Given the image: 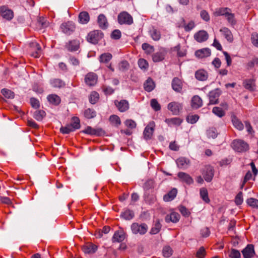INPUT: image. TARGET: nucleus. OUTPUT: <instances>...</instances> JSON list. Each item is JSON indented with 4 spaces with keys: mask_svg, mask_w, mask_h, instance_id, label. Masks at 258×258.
Returning <instances> with one entry per match:
<instances>
[{
    "mask_svg": "<svg viewBox=\"0 0 258 258\" xmlns=\"http://www.w3.org/2000/svg\"><path fill=\"white\" fill-rule=\"evenodd\" d=\"M231 146L234 150L238 152L246 151L249 148V146L247 143L241 140L233 141Z\"/></svg>",
    "mask_w": 258,
    "mask_h": 258,
    "instance_id": "1",
    "label": "nucleus"
},
{
    "mask_svg": "<svg viewBox=\"0 0 258 258\" xmlns=\"http://www.w3.org/2000/svg\"><path fill=\"white\" fill-rule=\"evenodd\" d=\"M103 37V33L100 30L90 32L87 36V40L92 44H97Z\"/></svg>",
    "mask_w": 258,
    "mask_h": 258,
    "instance_id": "2",
    "label": "nucleus"
},
{
    "mask_svg": "<svg viewBox=\"0 0 258 258\" xmlns=\"http://www.w3.org/2000/svg\"><path fill=\"white\" fill-rule=\"evenodd\" d=\"M131 229L133 233L143 235L146 233L148 230V226L143 223L139 224L138 223H134L131 225Z\"/></svg>",
    "mask_w": 258,
    "mask_h": 258,
    "instance_id": "3",
    "label": "nucleus"
},
{
    "mask_svg": "<svg viewBox=\"0 0 258 258\" xmlns=\"http://www.w3.org/2000/svg\"><path fill=\"white\" fill-rule=\"evenodd\" d=\"M117 19L118 23L121 25H131L133 23V17L126 12L120 13L118 15Z\"/></svg>",
    "mask_w": 258,
    "mask_h": 258,
    "instance_id": "4",
    "label": "nucleus"
},
{
    "mask_svg": "<svg viewBox=\"0 0 258 258\" xmlns=\"http://www.w3.org/2000/svg\"><path fill=\"white\" fill-rule=\"evenodd\" d=\"M221 94L219 89H215L209 93V104H216L219 102V97Z\"/></svg>",
    "mask_w": 258,
    "mask_h": 258,
    "instance_id": "5",
    "label": "nucleus"
},
{
    "mask_svg": "<svg viewBox=\"0 0 258 258\" xmlns=\"http://www.w3.org/2000/svg\"><path fill=\"white\" fill-rule=\"evenodd\" d=\"M29 47L31 56L36 58L40 57L41 48L38 43L36 42H32L29 43Z\"/></svg>",
    "mask_w": 258,
    "mask_h": 258,
    "instance_id": "6",
    "label": "nucleus"
},
{
    "mask_svg": "<svg viewBox=\"0 0 258 258\" xmlns=\"http://www.w3.org/2000/svg\"><path fill=\"white\" fill-rule=\"evenodd\" d=\"M155 126V124L154 121H150L147 125L144 131V137L145 140H150L153 135Z\"/></svg>",
    "mask_w": 258,
    "mask_h": 258,
    "instance_id": "7",
    "label": "nucleus"
},
{
    "mask_svg": "<svg viewBox=\"0 0 258 258\" xmlns=\"http://www.w3.org/2000/svg\"><path fill=\"white\" fill-rule=\"evenodd\" d=\"M83 132L87 134L96 136H101L105 134L104 131L101 128H94L89 126H87Z\"/></svg>",
    "mask_w": 258,
    "mask_h": 258,
    "instance_id": "8",
    "label": "nucleus"
},
{
    "mask_svg": "<svg viewBox=\"0 0 258 258\" xmlns=\"http://www.w3.org/2000/svg\"><path fill=\"white\" fill-rule=\"evenodd\" d=\"M60 28L64 33L70 35L75 31V25L72 22L69 21L62 23L60 26Z\"/></svg>",
    "mask_w": 258,
    "mask_h": 258,
    "instance_id": "9",
    "label": "nucleus"
},
{
    "mask_svg": "<svg viewBox=\"0 0 258 258\" xmlns=\"http://www.w3.org/2000/svg\"><path fill=\"white\" fill-rule=\"evenodd\" d=\"M203 177L207 182H210L212 181L214 175V171L212 167L210 166H207L205 167L203 173Z\"/></svg>",
    "mask_w": 258,
    "mask_h": 258,
    "instance_id": "10",
    "label": "nucleus"
},
{
    "mask_svg": "<svg viewBox=\"0 0 258 258\" xmlns=\"http://www.w3.org/2000/svg\"><path fill=\"white\" fill-rule=\"evenodd\" d=\"M241 252L244 258L252 257L255 254L253 245L248 244Z\"/></svg>",
    "mask_w": 258,
    "mask_h": 258,
    "instance_id": "11",
    "label": "nucleus"
},
{
    "mask_svg": "<svg viewBox=\"0 0 258 258\" xmlns=\"http://www.w3.org/2000/svg\"><path fill=\"white\" fill-rule=\"evenodd\" d=\"M182 108V104L177 102H172L168 105V110L174 115L178 114Z\"/></svg>",
    "mask_w": 258,
    "mask_h": 258,
    "instance_id": "12",
    "label": "nucleus"
},
{
    "mask_svg": "<svg viewBox=\"0 0 258 258\" xmlns=\"http://www.w3.org/2000/svg\"><path fill=\"white\" fill-rule=\"evenodd\" d=\"M97 81V76L94 73H88L85 78V82L86 84L89 86H92L95 85Z\"/></svg>",
    "mask_w": 258,
    "mask_h": 258,
    "instance_id": "13",
    "label": "nucleus"
},
{
    "mask_svg": "<svg viewBox=\"0 0 258 258\" xmlns=\"http://www.w3.org/2000/svg\"><path fill=\"white\" fill-rule=\"evenodd\" d=\"M1 13L3 18L9 21L12 20L14 17L13 12L6 6L1 7Z\"/></svg>",
    "mask_w": 258,
    "mask_h": 258,
    "instance_id": "14",
    "label": "nucleus"
},
{
    "mask_svg": "<svg viewBox=\"0 0 258 258\" xmlns=\"http://www.w3.org/2000/svg\"><path fill=\"white\" fill-rule=\"evenodd\" d=\"M209 35L207 32L204 30L199 31L194 35L195 39L199 42H202L206 41Z\"/></svg>",
    "mask_w": 258,
    "mask_h": 258,
    "instance_id": "15",
    "label": "nucleus"
},
{
    "mask_svg": "<svg viewBox=\"0 0 258 258\" xmlns=\"http://www.w3.org/2000/svg\"><path fill=\"white\" fill-rule=\"evenodd\" d=\"M114 103L120 112H124L129 108L128 102L125 100H121L120 101L116 100Z\"/></svg>",
    "mask_w": 258,
    "mask_h": 258,
    "instance_id": "16",
    "label": "nucleus"
},
{
    "mask_svg": "<svg viewBox=\"0 0 258 258\" xmlns=\"http://www.w3.org/2000/svg\"><path fill=\"white\" fill-rule=\"evenodd\" d=\"M172 88L177 92H180L182 88V82L180 79L175 77L172 81Z\"/></svg>",
    "mask_w": 258,
    "mask_h": 258,
    "instance_id": "17",
    "label": "nucleus"
},
{
    "mask_svg": "<svg viewBox=\"0 0 258 258\" xmlns=\"http://www.w3.org/2000/svg\"><path fill=\"white\" fill-rule=\"evenodd\" d=\"M178 178L183 182H185L187 184H190L194 182L192 178L188 174L180 172L178 173Z\"/></svg>",
    "mask_w": 258,
    "mask_h": 258,
    "instance_id": "18",
    "label": "nucleus"
},
{
    "mask_svg": "<svg viewBox=\"0 0 258 258\" xmlns=\"http://www.w3.org/2000/svg\"><path fill=\"white\" fill-rule=\"evenodd\" d=\"M97 23L99 27L102 29H106L108 27V24L106 17L103 14H100L97 19Z\"/></svg>",
    "mask_w": 258,
    "mask_h": 258,
    "instance_id": "19",
    "label": "nucleus"
},
{
    "mask_svg": "<svg viewBox=\"0 0 258 258\" xmlns=\"http://www.w3.org/2000/svg\"><path fill=\"white\" fill-rule=\"evenodd\" d=\"M196 56L200 58L207 57L211 55V50L208 48L198 50L195 52Z\"/></svg>",
    "mask_w": 258,
    "mask_h": 258,
    "instance_id": "20",
    "label": "nucleus"
},
{
    "mask_svg": "<svg viewBox=\"0 0 258 258\" xmlns=\"http://www.w3.org/2000/svg\"><path fill=\"white\" fill-rule=\"evenodd\" d=\"M125 238L124 232L120 230L116 231L112 237V241L120 242L124 240Z\"/></svg>",
    "mask_w": 258,
    "mask_h": 258,
    "instance_id": "21",
    "label": "nucleus"
},
{
    "mask_svg": "<svg viewBox=\"0 0 258 258\" xmlns=\"http://www.w3.org/2000/svg\"><path fill=\"white\" fill-rule=\"evenodd\" d=\"M180 215L176 212L171 213L170 214L167 215L165 217V221L167 223L170 222L173 223L177 222L180 219Z\"/></svg>",
    "mask_w": 258,
    "mask_h": 258,
    "instance_id": "22",
    "label": "nucleus"
},
{
    "mask_svg": "<svg viewBox=\"0 0 258 258\" xmlns=\"http://www.w3.org/2000/svg\"><path fill=\"white\" fill-rule=\"evenodd\" d=\"M79 41L73 40L69 41L66 45V48L71 51L77 50L79 48Z\"/></svg>",
    "mask_w": 258,
    "mask_h": 258,
    "instance_id": "23",
    "label": "nucleus"
},
{
    "mask_svg": "<svg viewBox=\"0 0 258 258\" xmlns=\"http://www.w3.org/2000/svg\"><path fill=\"white\" fill-rule=\"evenodd\" d=\"M243 86L246 89L252 91L255 88V80L252 79H246L243 82Z\"/></svg>",
    "mask_w": 258,
    "mask_h": 258,
    "instance_id": "24",
    "label": "nucleus"
},
{
    "mask_svg": "<svg viewBox=\"0 0 258 258\" xmlns=\"http://www.w3.org/2000/svg\"><path fill=\"white\" fill-rule=\"evenodd\" d=\"M195 77L199 81H205L208 78V74L204 70H199L196 72Z\"/></svg>",
    "mask_w": 258,
    "mask_h": 258,
    "instance_id": "25",
    "label": "nucleus"
},
{
    "mask_svg": "<svg viewBox=\"0 0 258 258\" xmlns=\"http://www.w3.org/2000/svg\"><path fill=\"white\" fill-rule=\"evenodd\" d=\"M189 163V160L184 157L179 158L176 160L177 166L180 168L184 169L187 168Z\"/></svg>",
    "mask_w": 258,
    "mask_h": 258,
    "instance_id": "26",
    "label": "nucleus"
},
{
    "mask_svg": "<svg viewBox=\"0 0 258 258\" xmlns=\"http://www.w3.org/2000/svg\"><path fill=\"white\" fill-rule=\"evenodd\" d=\"M97 247L92 243H88L82 246V250L86 253H93L97 250Z\"/></svg>",
    "mask_w": 258,
    "mask_h": 258,
    "instance_id": "27",
    "label": "nucleus"
},
{
    "mask_svg": "<svg viewBox=\"0 0 258 258\" xmlns=\"http://www.w3.org/2000/svg\"><path fill=\"white\" fill-rule=\"evenodd\" d=\"M203 105L202 99L198 95L194 96L191 99V106L193 108L197 109Z\"/></svg>",
    "mask_w": 258,
    "mask_h": 258,
    "instance_id": "28",
    "label": "nucleus"
},
{
    "mask_svg": "<svg viewBox=\"0 0 258 258\" xmlns=\"http://www.w3.org/2000/svg\"><path fill=\"white\" fill-rule=\"evenodd\" d=\"M90 20V16L88 12L84 11L80 13L79 15V22L83 24H86Z\"/></svg>",
    "mask_w": 258,
    "mask_h": 258,
    "instance_id": "29",
    "label": "nucleus"
},
{
    "mask_svg": "<svg viewBox=\"0 0 258 258\" xmlns=\"http://www.w3.org/2000/svg\"><path fill=\"white\" fill-rule=\"evenodd\" d=\"M220 31L224 36L227 41L230 42L233 41V35L231 31L229 29L226 27H223L220 30Z\"/></svg>",
    "mask_w": 258,
    "mask_h": 258,
    "instance_id": "30",
    "label": "nucleus"
},
{
    "mask_svg": "<svg viewBox=\"0 0 258 258\" xmlns=\"http://www.w3.org/2000/svg\"><path fill=\"white\" fill-rule=\"evenodd\" d=\"M232 124L239 131H241L244 128V125L242 122L234 115L231 116Z\"/></svg>",
    "mask_w": 258,
    "mask_h": 258,
    "instance_id": "31",
    "label": "nucleus"
},
{
    "mask_svg": "<svg viewBox=\"0 0 258 258\" xmlns=\"http://www.w3.org/2000/svg\"><path fill=\"white\" fill-rule=\"evenodd\" d=\"M177 193L176 188H173L167 194H166L163 197V200L165 202H169L173 200L176 196Z\"/></svg>",
    "mask_w": 258,
    "mask_h": 258,
    "instance_id": "32",
    "label": "nucleus"
},
{
    "mask_svg": "<svg viewBox=\"0 0 258 258\" xmlns=\"http://www.w3.org/2000/svg\"><path fill=\"white\" fill-rule=\"evenodd\" d=\"M165 122L169 126L177 125L179 126L182 122V120L178 117H173L171 118H167Z\"/></svg>",
    "mask_w": 258,
    "mask_h": 258,
    "instance_id": "33",
    "label": "nucleus"
},
{
    "mask_svg": "<svg viewBox=\"0 0 258 258\" xmlns=\"http://www.w3.org/2000/svg\"><path fill=\"white\" fill-rule=\"evenodd\" d=\"M144 87L146 91L151 92L155 88V84L152 79L149 78L144 84Z\"/></svg>",
    "mask_w": 258,
    "mask_h": 258,
    "instance_id": "34",
    "label": "nucleus"
},
{
    "mask_svg": "<svg viewBox=\"0 0 258 258\" xmlns=\"http://www.w3.org/2000/svg\"><path fill=\"white\" fill-rule=\"evenodd\" d=\"M47 99L50 103L55 105H58L60 102V97L55 94L48 95L47 96Z\"/></svg>",
    "mask_w": 258,
    "mask_h": 258,
    "instance_id": "35",
    "label": "nucleus"
},
{
    "mask_svg": "<svg viewBox=\"0 0 258 258\" xmlns=\"http://www.w3.org/2000/svg\"><path fill=\"white\" fill-rule=\"evenodd\" d=\"M231 10L228 8H221L217 9L214 13L215 16H226L227 14L230 12Z\"/></svg>",
    "mask_w": 258,
    "mask_h": 258,
    "instance_id": "36",
    "label": "nucleus"
},
{
    "mask_svg": "<svg viewBox=\"0 0 258 258\" xmlns=\"http://www.w3.org/2000/svg\"><path fill=\"white\" fill-rule=\"evenodd\" d=\"M69 125L74 129V131L80 128V121L78 117H73L72 118L71 122Z\"/></svg>",
    "mask_w": 258,
    "mask_h": 258,
    "instance_id": "37",
    "label": "nucleus"
},
{
    "mask_svg": "<svg viewBox=\"0 0 258 258\" xmlns=\"http://www.w3.org/2000/svg\"><path fill=\"white\" fill-rule=\"evenodd\" d=\"M150 35L155 41L159 40L161 38V33L159 30L153 28L150 31Z\"/></svg>",
    "mask_w": 258,
    "mask_h": 258,
    "instance_id": "38",
    "label": "nucleus"
},
{
    "mask_svg": "<svg viewBox=\"0 0 258 258\" xmlns=\"http://www.w3.org/2000/svg\"><path fill=\"white\" fill-rule=\"evenodd\" d=\"M109 121L113 125L116 127L121 124L120 118L116 115H111L109 117Z\"/></svg>",
    "mask_w": 258,
    "mask_h": 258,
    "instance_id": "39",
    "label": "nucleus"
},
{
    "mask_svg": "<svg viewBox=\"0 0 258 258\" xmlns=\"http://www.w3.org/2000/svg\"><path fill=\"white\" fill-rule=\"evenodd\" d=\"M51 84L55 88H62L65 86L64 82L59 79H54L51 80Z\"/></svg>",
    "mask_w": 258,
    "mask_h": 258,
    "instance_id": "40",
    "label": "nucleus"
},
{
    "mask_svg": "<svg viewBox=\"0 0 258 258\" xmlns=\"http://www.w3.org/2000/svg\"><path fill=\"white\" fill-rule=\"evenodd\" d=\"M121 216L125 220H130L133 218L134 217V213L133 211L130 210H126L124 212H122Z\"/></svg>",
    "mask_w": 258,
    "mask_h": 258,
    "instance_id": "41",
    "label": "nucleus"
},
{
    "mask_svg": "<svg viewBox=\"0 0 258 258\" xmlns=\"http://www.w3.org/2000/svg\"><path fill=\"white\" fill-rule=\"evenodd\" d=\"M46 113L42 110H36L34 112L33 117L38 121H41L45 116Z\"/></svg>",
    "mask_w": 258,
    "mask_h": 258,
    "instance_id": "42",
    "label": "nucleus"
},
{
    "mask_svg": "<svg viewBox=\"0 0 258 258\" xmlns=\"http://www.w3.org/2000/svg\"><path fill=\"white\" fill-rule=\"evenodd\" d=\"M200 196L206 203H208L210 202L208 190L206 188L203 187L200 189Z\"/></svg>",
    "mask_w": 258,
    "mask_h": 258,
    "instance_id": "43",
    "label": "nucleus"
},
{
    "mask_svg": "<svg viewBox=\"0 0 258 258\" xmlns=\"http://www.w3.org/2000/svg\"><path fill=\"white\" fill-rule=\"evenodd\" d=\"M165 54L163 52H158L154 53L152 56L153 60L154 62H159L164 58Z\"/></svg>",
    "mask_w": 258,
    "mask_h": 258,
    "instance_id": "44",
    "label": "nucleus"
},
{
    "mask_svg": "<svg viewBox=\"0 0 258 258\" xmlns=\"http://www.w3.org/2000/svg\"><path fill=\"white\" fill-rule=\"evenodd\" d=\"M161 228V224H160L159 220H157L153 227L151 228L150 230V233L151 234H156L158 233Z\"/></svg>",
    "mask_w": 258,
    "mask_h": 258,
    "instance_id": "45",
    "label": "nucleus"
},
{
    "mask_svg": "<svg viewBox=\"0 0 258 258\" xmlns=\"http://www.w3.org/2000/svg\"><path fill=\"white\" fill-rule=\"evenodd\" d=\"M96 115L95 111L93 109L88 108L84 111V116L88 119L95 117Z\"/></svg>",
    "mask_w": 258,
    "mask_h": 258,
    "instance_id": "46",
    "label": "nucleus"
},
{
    "mask_svg": "<svg viewBox=\"0 0 258 258\" xmlns=\"http://www.w3.org/2000/svg\"><path fill=\"white\" fill-rule=\"evenodd\" d=\"M212 112L219 117H222L225 115L224 110L219 107H214L212 109Z\"/></svg>",
    "mask_w": 258,
    "mask_h": 258,
    "instance_id": "47",
    "label": "nucleus"
},
{
    "mask_svg": "<svg viewBox=\"0 0 258 258\" xmlns=\"http://www.w3.org/2000/svg\"><path fill=\"white\" fill-rule=\"evenodd\" d=\"M99 94L96 92H91L89 97V101L91 104H95L99 99Z\"/></svg>",
    "mask_w": 258,
    "mask_h": 258,
    "instance_id": "48",
    "label": "nucleus"
},
{
    "mask_svg": "<svg viewBox=\"0 0 258 258\" xmlns=\"http://www.w3.org/2000/svg\"><path fill=\"white\" fill-rule=\"evenodd\" d=\"M2 94L8 99H12L14 97V93L12 91L7 89H3L1 90Z\"/></svg>",
    "mask_w": 258,
    "mask_h": 258,
    "instance_id": "49",
    "label": "nucleus"
},
{
    "mask_svg": "<svg viewBox=\"0 0 258 258\" xmlns=\"http://www.w3.org/2000/svg\"><path fill=\"white\" fill-rule=\"evenodd\" d=\"M112 58V55L109 53L102 54L100 56V61L102 62L106 63Z\"/></svg>",
    "mask_w": 258,
    "mask_h": 258,
    "instance_id": "50",
    "label": "nucleus"
},
{
    "mask_svg": "<svg viewBox=\"0 0 258 258\" xmlns=\"http://www.w3.org/2000/svg\"><path fill=\"white\" fill-rule=\"evenodd\" d=\"M217 134L218 133L215 128H210L207 131V135L209 138H212L213 139H215L217 137Z\"/></svg>",
    "mask_w": 258,
    "mask_h": 258,
    "instance_id": "51",
    "label": "nucleus"
},
{
    "mask_svg": "<svg viewBox=\"0 0 258 258\" xmlns=\"http://www.w3.org/2000/svg\"><path fill=\"white\" fill-rule=\"evenodd\" d=\"M182 21L184 22V24L182 27H184V30L186 32L191 31L195 26V23L192 21H190L187 24L185 23L184 19H182Z\"/></svg>",
    "mask_w": 258,
    "mask_h": 258,
    "instance_id": "52",
    "label": "nucleus"
},
{
    "mask_svg": "<svg viewBox=\"0 0 258 258\" xmlns=\"http://www.w3.org/2000/svg\"><path fill=\"white\" fill-rule=\"evenodd\" d=\"M172 248L169 246H165L162 251L164 256L166 257H170L172 254Z\"/></svg>",
    "mask_w": 258,
    "mask_h": 258,
    "instance_id": "53",
    "label": "nucleus"
},
{
    "mask_svg": "<svg viewBox=\"0 0 258 258\" xmlns=\"http://www.w3.org/2000/svg\"><path fill=\"white\" fill-rule=\"evenodd\" d=\"M75 131L74 129L69 125L67 124L65 126H62L60 128V132L63 134H68L71 132Z\"/></svg>",
    "mask_w": 258,
    "mask_h": 258,
    "instance_id": "54",
    "label": "nucleus"
},
{
    "mask_svg": "<svg viewBox=\"0 0 258 258\" xmlns=\"http://www.w3.org/2000/svg\"><path fill=\"white\" fill-rule=\"evenodd\" d=\"M247 204L254 208H258V200L254 198H249L247 200Z\"/></svg>",
    "mask_w": 258,
    "mask_h": 258,
    "instance_id": "55",
    "label": "nucleus"
},
{
    "mask_svg": "<svg viewBox=\"0 0 258 258\" xmlns=\"http://www.w3.org/2000/svg\"><path fill=\"white\" fill-rule=\"evenodd\" d=\"M199 119V116L198 115H189L186 117V120L188 122L194 124L196 123Z\"/></svg>",
    "mask_w": 258,
    "mask_h": 258,
    "instance_id": "56",
    "label": "nucleus"
},
{
    "mask_svg": "<svg viewBox=\"0 0 258 258\" xmlns=\"http://www.w3.org/2000/svg\"><path fill=\"white\" fill-rule=\"evenodd\" d=\"M142 47L143 49L146 51L148 53H151L154 51L153 46L148 43H144L142 45Z\"/></svg>",
    "mask_w": 258,
    "mask_h": 258,
    "instance_id": "57",
    "label": "nucleus"
},
{
    "mask_svg": "<svg viewBox=\"0 0 258 258\" xmlns=\"http://www.w3.org/2000/svg\"><path fill=\"white\" fill-rule=\"evenodd\" d=\"M37 22L42 28H45L49 25V22L43 17H39Z\"/></svg>",
    "mask_w": 258,
    "mask_h": 258,
    "instance_id": "58",
    "label": "nucleus"
},
{
    "mask_svg": "<svg viewBox=\"0 0 258 258\" xmlns=\"http://www.w3.org/2000/svg\"><path fill=\"white\" fill-rule=\"evenodd\" d=\"M151 106L155 111H159L161 109V106L157 100L155 99H152L151 100Z\"/></svg>",
    "mask_w": 258,
    "mask_h": 258,
    "instance_id": "59",
    "label": "nucleus"
},
{
    "mask_svg": "<svg viewBox=\"0 0 258 258\" xmlns=\"http://www.w3.org/2000/svg\"><path fill=\"white\" fill-rule=\"evenodd\" d=\"M138 65L139 67L143 70H146L148 67V62L143 58L139 59L138 60Z\"/></svg>",
    "mask_w": 258,
    "mask_h": 258,
    "instance_id": "60",
    "label": "nucleus"
},
{
    "mask_svg": "<svg viewBox=\"0 0 258 258\" xmlns=\"http://www.w3.org/2000/svg\"><path fill=\"white\" fill-rule=\"evenodd\" d=\"M251 41L254 46L258 47V34L253 33L251 35Z\"/></svg>",
    "mask_w": 258,
    "mask_h": 258,
    "instance_id": "61",
    "label": "nucleus"
},
{
    "mask_svg": "<svg viewBox=\"0 0 258 258\" xmlns=\"http://www.w3.org/2000/svg\"><path fill=\"white\" fill-rule=\"evenodd\" d=\"M206 255V250L203 246L201 247L196 253V256L198 258H204Z\"/></svg>",
    "mask_w": 258,
    "mask_h": 258,
    "instance_id": "62",
    "label": "nucleus"
},
{
    "mask_svg": "<svg viewBox=\"0 0 258 258\" xmlns=\"http://www.w3.org/2000/svg\"><path fill=\"white\" fill-rule=\"evenodd\" d=\"M226 19L229 23H230L231 25H235L236 23V21L234 19V16L233 14H232L229 12L227 15L225 16Z\"/></svg>",
    "mask_w": 258,
    "mask_h": 258,
    "instance_id": "63",
    "label": "nucleus"
},
{
    "mask_svg": "<svg viewBox=\"0 0 258 258\" xmlns=\"http://www.w3.org/2000/svg\"><path fill=\"white\" fill-rule=\"evenodd\" d=\"M129 63L126 60L122 61L119 64V69L120 71H124L128 69Z\"/></svg>",
    "mask_w": 258,
    "mask_h": 258,
    "instance_id": "64",
    "label": "nucleus"
}]
</instances>
